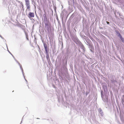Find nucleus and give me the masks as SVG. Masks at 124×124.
<instances>
[{"mask_svg":"<svg viewBox=\"0 0 124 124\" xmlns=\"http://www.w3.org/2000/svg\"><path fill=\"white\" fill-rule=\"evenodd\" d=\"M25 2L26 5L27 7L26 10L30 11V6L29 0H25Z\"/></svg>","mask_w":124,"mask_h":124,"instance_id":"obj_1","label":"nucleus"},{"mask_svg":"<svg viewBox=\"0 0 124 124\" xmlns=\"http://www.w3.org/2000/svg\"><path fill=\"white\" fill-rule=\"evenodd\" d=\"M49 21H47V20H46V21H45V27L47 28V30L48 31H49V29H48V26L49 24Z\"/></svg>","mask_w":124,"mask_h":124,"instance_id":"obj_2","label":"nucleus"},{"mask_svg":"<svg viewBox=\"0 0 124 124\" xmlns=\"http://www.w3.org/2000/svg\"><path fill=\"white\" fill-rule=\"evenodd\" d=\"M28 17L29 18L33 17L34 16V13H33L30 12L28 15Z\"/></svg>","mask_w":124,"mask_h":124,"instance_id":"obj_3","label":"nucleus"},{"mask_svg":"<svg viewBox=\"0 0 124 124\" xmlns=\"http://www.w3.org/2000/svg\"><path fill=\"white\" fill-rule=\"evenodd\" d=\"M120 38L123 42H124V39L123 38L122 36H121Z\"/></svg>","mask_w":124,"mask_h":124,"instance_id":"obj_4","label":"nucleus"},{"mask_svg":"<svg viewBox=\"0 0 124 124\" xmlns=\"http://www.w3.org/2000/svg\"><path fill=\"white\" fill-rule=\"evenodd\" d=\"M44 48H45V50H46L47 49V46H46V45H44Z\"/></svg>","mask_w":124,"mask_h":124,"instance_id":"obj_5","label":"nucleus"},{"mask_svg":"<svg viewBox=\"0 0 124 124\" xmlns=\"http://www.w3.org/2000/svg\"><path fill=\"white\" fill-rule=\"evenodd\" d=\"M118 36L120 37V38L122 36L119 32H118Z\"/></svg>","mask_w":124,"mask_h":124,"instance_id":"obj_6","label":"nucleus"},{"mask_svg":"<svg viewBox=\"0 0 124 124\" xmlns=\"http://www.w3.org/2000/svg\"><path fill=\"white\" fill-rule=\"evenodd\" d=\"M45 50L46 53V55H48V51L47 49L46 50Z\"/></svg>","mask_w":124,"mask_h":124,"instance_id":"obj_7","label":"nucleus"},{"mask_svg":"<svg viewBox=\"0 0 124 124\" xmlns=\"http://www.w3.org/2000/svg\"><path fill=\"white\" fill-rule=\"evenodd\" d=\"M106 23H107V24H109V23L108 21H107Z\"/></svg>","mask_w":124,"mask_h":124,"instance_id":"obj_8","label":"nucleus"},{"mask_svg":"<svg viewBox=\"0 0 124 124\" xmlns=\"http://www.w3.org/2000/svg\"><path fill=\"white\" fill-rule=\"evenodd\" d=\"M116 33H117L118 34V32H119L118 31H116Z\"/></svg>","mask_w":124,"mask_h":124,"instance_id":"obj_9","label":"nucleus"},{"mask_svg":"<svg viewBox=\"0 0 124 124\" xmlns=\"http://www.w3.org/2000/svg\"><path fill=\"white\" fill-rule=\"evenodd\" d=\"M48 55H47L46 56V58H47V57H48Z\"/></svg>","mask_w":124,"mask_h":124,"instance_id":"obj_10","label":"nucleus"},{"mask_svg":"<svg viewBox=\"0 0 124 124\" xmlns=\"http://www.w3.org/2000/svg\"><path fill=\"white\" fill-rule=\"evenodd\" d=\"M102 111V110L100 109V111L101 112V111Z\"/></svg>","mask_w":124,"mask_h":124,"instance_id":"obj_11","label":"nucleus"},{"mask_svg":"<svg viewBox=\"0 0 124 124\" xmlns=\"http://www.w3.org/2000/svg\"><path fill=\"white\" fill-rule=\"evenodd\" d=\"M22 6H23V5H22Z\"/></svg>","mask_w":124,"mask_h":124,"instance_id":"obj_12","label":"nucleus"}]
</instances>
